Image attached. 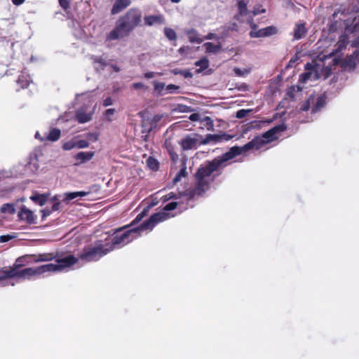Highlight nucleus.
<instances>
[{
	"instance_id": "1",
	"label": "nucleus",
	"mask_w": 359,
	"mask_h": 359,
	"mask_svg": "<svg viewBox=\"0 0 359 359\" xmlns=\"http://www.w3.org/2000/svg\"><path fill=\"white\" fill-rule=\"evenodd\" d=\"M286 128L284 123L278 124L265 132L262 137H255L243 147H232L229 151L201 165L195 175L196 186L189 191L188 198H192L196 196H202L209 189L210 183L212 180L210 179L211 175L215 172L221 171L227 165L228 161L251 149H259L266 143L276 140V135L285 130Z\"/></svg>"
},
{
	"instance_id": "2",
	"label": "nucleus",
	"mask_w": 359,
	"mask_h": 359,
	"mask_svg": "<svg viewBox=\"0 0 359 359\" xmlns=\"http://www.w3.org/2000/svg\"><path fill=\"white\" fill-rule=\"evenodd\" d=\"M165 214H153L150 217L141 224L139 226L126 229L128 226L116 230L111 243H105L107 247L111 248V251L116 248H121L140 235L145 230H152L159 222L165 219Z\"/></svg>"
},
{
	"instance_id": "3",
	"label": "nucleus",
	"mask_w": 359,
	"mask_h": 359,
	"mask_svg": "<svg viewBox=\"0 0 359 359\" xmlns=\"http://www.w3.org/2000/svg\"><path fill=\"white\" fill-rule=\"evenodd\" d=\"M58 272L55 264H46L36 267H28L20 269L18 267L0 271V287L8 285H15L16 283L30 280L32 277L45 273Z\"/></svg>"
},
{
	"instance_id": "4",
	"label": "nucleus",
	"mask_w": 359,
	"mask_h": 359,
	"mask_svg": "<svg viewBox=\"0 0 359 359\" xmlns=\"http://www.w3.org/2000/svg\"><path fill=\"white\" fill-rule=\"evenodd\" d=\"M142 13L137 8H130L116 21V26L107 35V39L116 40L127 36L133 30L140 25Z\"/></svg>"
},
{
	"instance_id": "5",
	"label": "nucleus",
	"mask_w": 359,
	"mask_h": 359,
	"mask_svg": "<svg viewBox=\"0 0 359 359\" xmlns=\"http://www.w3.org/2000/svg\"><path fill=\"white\" fill-rule=\"evenodd\" d=\"M111 251V248L107 247L102 241H99L94 246L85 248L79 254V258L85 262H96Z\"/></svg>"
},
{
	"instance_id": "6",
	"label": "nucleus",
	"mask_w": 359,
	"mask_h": 359,
	"mask_svg": "<svg viewBox=\"0 0 359 359\" xmlns=\"http://www.w3.org/2000/svg\"><path fill=\"white\" fill-rule=\"evenodd\" d=\"M57 257V253H41L39 255H27L25 257H22L18 258L15 264V267H18L20 266L23 265L22 262L24 260L27 259L26 262H49L55 259Z\"/></svg>"
},
{
	"instance_id": "7",
	"label": "nucleus",
	"mask_w": 359,
	"mask_h": 359,
	"mask_svg": "<svg viewBox=\"0 0 359 359\" xmlns=\"http://www.w3.org/2000/svg\"><path fill=\"white\" fill-rule=\"evenodd\" d=\"M201 135L198 134H190L186 135L180 142L179 144L184 151L196 149L201 144Z\"/></svg>"
},
{
	"instance_id": "8",
	"label": "nucleus",
	"mask_w": 359,
	"mask_h": 359,
	"mask_svg": "<svg viewBox=\"0 0 359 359\" xmlns=\"http://www.w3.org/2000/svg\"><path fill=\"white\" fill-rule=\"evenodd\" d=\"M232 138V136L226 133L222 134H208L205 138H202L200 144L205 145L211 142L217 143L228 142Z\"/></svg>"
},
{
	"instance_id": "9",
	"label": "nucleus",
	"mask_w": 359,
	"mask_h": 359,
	"mask_svg": "<svg viewBox=\"0 0 359 359\" xmlns=\"http://www.w3.org/2000/svg\"><path fill=\"white\" fill-rule=\"evenodd\" d=\"M42 155L39 149H35L32 151L29 156L26 167L33 173L36 172L39 169V157Z\"/></svg>"
},
{
	"instance_id": "10",
	"label": "nucleus",
	"mask_w": 359,
	"mask_h": 359,
	"mask_svg": "<svg viewBox=\"0 0 359 359\" xmlns=\"http://www.w3.org/2000/svg\"><path fill=\"white\" fill-rule=\"evenodd\" d=\"M55 259L56 262L55 265L57 271H61L64 269L69 267L70 266L76 264L78 261V259L72 255H69L62 258L59 257L57 255V257H56Z\"/></svg>"
},
{
	"instance_id": "11",
	"label": "nucleus",
	"mask_w": 359,
	"mask_h": 359,
	"mask_svg": "<svg viewBox=\"0 0 359 359\" xmlns=\"http://www.w3.org/2000/svg\"><path fill=\"white\" fill-rule=\"evenodd\" d=\"M278 29L274 26H269L260 29H258L257 32H250V36L252 38H260V37H266L274 35L277 34Z\"/></svg>"
},
{
	"instance_id": "12",
	"label": "nucleus",
	"mask_w": 359,
	"mask_h": 359,
	"mask_svg": "<svg viewBox=\"0 0 359 359\" xmlns=\"http://www.w3.org/2000/svg\"><path fill=\"white\" fill-rule=\"evenodd\" d=\"M18 216L20 220L26 221L27 224H32L36 223V217L34 212L27 209L25 205L21 208Z\"/></svg>"
},
{
	"instance_id": "13",
	"label": "nucleus",
	"mask_w": 359,
	"mask_h": 359,
	"mask_svg": "<svg viewBox=\"0 0 359 359\" xmlns=\"http://www.w3.org/2000/svg\"><path fill=\"white\" fill-rule=\"evenodd\" d=\"M346 22L345 32L346 33L359 32V14H354V16L347 20Z\"/></svg>"
},
{
	"instance_id": "14",
	"label": "nucleus",
	"mask_w": 359,
	"mask_h": 359,
	"mask_svg": "<svg viewBox=\"0 0 359 359\" xmlns=\"http://www.w3.org/2000/svg\"><path fill=\"white\" fill-rule=\"evenodd\" d=\"M248 0H237L238 13L234 16V18L238 21H242L241 18L250 13L248 9Z\"/></svg>"
},
{
	"instance_id": "15",
	"label": "nucleus",
	"mask_w": 359,
	"mask_h": 359,
	"mask_svg": "<svg viewBox=\"0 0 359 359\" xmlns=\"http://www.w3.org/2000/svg\"><path fill=\"white\" fill-rule=\"evenodd\" d=\"M144 20L147 26L163 25L165 23V18L162 14L146 15L144 18Z\"/></svg>"
},
{
	"instance_id": "16",
	"label": "nucleus",
	"mask_w": 359,
	"mask_h": 359,
	"mask_svg": "<svg viewBox=\"0 0 359 359\" xmlns=\"http://www.w3.org/2000/svg\"><path fill=\"white\" fill-rule=\"evenodd\" d=\"M130 4L131 0H116L111 10V14L115 15L120 13L129 6Z\"/></svg>"
},
{
	"instance_id": "17",
	"label": "nucleus",
	"mask_w": 359,
	"mask_h": 359,
	"mask_svg": "<svg viewBox=\"0 0 359 359\" xmlns=\"http://www.w3.org/2000/svg\"><path fill=\"white\" fill-rule=\"evenodd\" d=\"M86 191H76V192H66L62 194V201L68 204L71 201L76 198L77 197H84L88 195Z\"/></svg>"
},
{
	"instance_id": "18",
	"label": "nucleus",
	"mask_w": 359,
	"mask_h": 359,
	"mask_svg": "<svg viewBox=\"0 0 359 359\" xmlns=\"http://www.w3.org/2000/svg\"><path fill=\"white\" fill-rule=\"evenodd\" d=\"M61 136V131L60 129L54 128H51L48 133L44 135L43 138L41 139V142L43 141H50V142H55L60 139Z\"/></svg>"
},
{
	"instance_id": "19",
	"label": "nucleus",
	"mask_w": 359,
	"mask_h": 359,
	"mask_svg": "<svg viewBox=\"0 0 359 359\" xmlns=\"http://www.w3.org/2000/svg\"><path fill=\"white\" fill-rule=\"evenodd\" d=\"M49 194H39L37 192L33 193L30 196V199L36 204L43 206L47 202Z\"/></svg>"
},
{
	"instance_id": "20",
	"label": "nucleus",
	"mask_w": 359,
	"mask_h": 359,
	"mask_svg": "<svg viewBox=\"0 0 359 359\" xmlns=\"http://www.w3.org/2000/svg\"><path fill=\"white\" fill-rule=\"evenodd\" d=\"M76 118L79 123H85L92 119V114L86 113L83 109H79L76 111Z\"/></svg>"
},
{
	"instance_id": "21",
	"label": "nucleus",
	"mask_w": 359,
	"mask_h": 359,
	"mask_svg": "<svg viewBox=\"0 0 359 359\" xmlns=\"http://www.w3.org/2000/svg\"><path fill=\"white\" fill-rule=\"evenodd\" d=\"M94 152L92 151H80L75 155L74 158L78 161V164L84 163L93 158Z\"/></svg>"
},
{
	"instance_id": "22",
	"label": "nucleus",
	"mask_w": 359,
	"mask_h": 359,
	"mask_svg": "<svg viewBox=\"0 0 359 359\" xmlns=\"http://www.w3.org/2000/svg\"><path fill=\"white\" fill-rule=\"evenodd\" d=\"M177 204H178V203L175 202V201L169 203L163 208V209L161 212L156 213V214H162L163 213L166 215V218L165 219L162 220V222H164V221L174 217V215H172L168 212L175 210L177 208ZM160 222H161V221Z\"/></svg>"
},
{
	"instance_id": "23",
	"label": "nucleus",
	"mask_w": 359,
	"mask_h": 359,
	"mask_svg": "<svg viewBox=\"0 0 359 359\" xmlns=\"http://www.w3.org/2000/svg\"><path fill=\"white\" fill-rule=\"evenodd\" d=\"M30 82V76L25 72H22L17 80V83L20 86V88L22 89L27 88Z\"/></svg>"
},
{
	"instance_id": "24",
	"label": "nucleus",
	"mask_w": 359,
	"mask_h": 359,
	"mask_svg": "<svg viewBox=\"0 0 359 359\" xmlns=\"http://www.w3.org/2000/svg\"><path fill=\"white\" fill-rule=\"evenodd\" d=\"M186 34L188 36L189 41L191 43H201L203 41V39L200 38L198 32L195 29H190L187 30Z\"/></svg>"
},
{
	"instance_id": "25",
	"label": "nucleus",
	"mask_w": 359,
	"mask_h": 359,
	"mask_svg": "<svg viewBox=\"0 0 359 359\" xmlns=\"http://www.w3.org/2000/svg\"><path fill=\"white\" fill-rule=\"evenodd\" d=\"M306 29L304 23L297 24L294 31V39H301L306 33Z\"/></svg>"
},
{
	"instance_id": "26",
	"label": "nucleus",
	"mask_w": 359,
	"mask_h": 359,
	"mask_svg": "<svg viewBox=\"0 0 359 359\" xmlns=\"http://www.w3.org/2000/svg\"><path fill=\"white\" fill-rule=\"evenodd\" d=\"M325 97L319 96L311 108V113L315 114L320 111L325 105Z\"/></svg>"
},
{
	"instance_id": "27",
	"label": "nucleus",
	"mask_w": 359,
	"mask_h": 359,
	"mask_svg": "<svg viewBox=\"0 0 359 359\" xmlns=\"http://www.w3.org/2000/svg\"><path fill=\"white\" fill-rule=\"evenodd\" d=\"M182 161V167L181 168L180 170L178 172V173L176 175V176L174 177L172 180L174 184H176L181 180L182 177H186L187 175L186 160L183 159Z\"/></svg>"
},
{
	"instance_id": "28",
	"label": "nucleus",
	"mask_w": 359,
	"mask_h": 359,
	"mask_svg": "<svg viewBox=\"0 0 359 359\" xmlns=\"http://www.w3.org/2000/svg\"><path fill=\"white\" fill-rule=\"evenodd\" d=\"M92 60L95 65V68L98 71L100 69H103L104 67L107 65V63L104 59L102 57L92 56Z\"/></svg>"
},
{
	"instance_id": "29",
	"label": "nucleus",
	"mask_w": 359,
	"mask_h": 359,
	"mask_svg": "<svg viewBox=\"0 0 359 359\" xmlns=\"http://www.w3.org/2000/svg\"><path fill=\"white\" fill-rule=\"evenodd\" d=\"M205 48V52L208 53H216L221 50L220 44H214L211 42H206L203 45Z\"/></svg>"
},
{
	"instance_id": "30",
	"label": "nucleus",
	"mask_w": 359,
	"mask_h": 359,
	"mask_svg": "<svg viewBox=\"0 0 359 359\" xmlns=\"http://www.w3.org/2000/svg\"><path fill=\"white\" fill-rule=\"evenodd\" d=\"M1 213L13 215L15 212V205L13 203H4L0 208Z\"/></svg>"
},
{
	"instance_id": "31",
	"label": "nucleus",
	"mask_w": 359,
	"mask_h": 359,
	"mask_svg": "<svg viewBox=\"0 0 359 359\" xmlns=\"http://www.w3.org/2000/svg\"><path fill=\"white\" fill-rule=\"evenodd\" d=\"M174 75H182L184 78H192L193 74L189 69H174L171 71Z\"/></svg>"
},
{
	"instance_id": "32",
	"label": "nucleus",
	"mask_w": 359,
	"mask_h": 359,
	"mask_svg": "<svg viewBox=\"0 0 359 359\" xmlns=\"http://www.w3.org/2000/svg\"><path fill=\"white\" fill-rule=\"evenodd\" d=\"M196 67H200V69H197V72H200L202 70L206 69L209 66V61L206 57H203L198 61H196L194 64Z\"/></svg>"
},
{
	"instance_id": "33",
	"label": "nucleus",
	"mask_w": 359,
	"mask_h": 359,
	"mask_svg": "<svg viewBox=\"0 0 359 359\" xmlns=\"http://www.w3.org/2000/svg\"><path fill=\"white\" fill-rule=\"evenodd\" d=\"M164 34L170 41H175L177 39V34L172 28L165 27L164 29Z\"/></svg>"
},
{
	"instance_id": "34",
	"label": "nucleus",
	"mask_w": 359,
	"mask_h": 359,
	"mask_svg": "<svg viewBox=\"0 0 359 359\" xmlns=\"http://www.w3.org/2000/svg\"><path fill=\"white\" fill-rule=\"evenodd\" d=\"M147 163L152 170H157L158 168V162L153 157H149L147 160Z\"/></svg>"
},
{
	"instance_id": "35",
	"label": "nucleus",
	"mask_w": 359,
	"mask_h": 359,
	"mask_svg": "<svg viewBox=\"0 0 359 359\" xmlns=\"http://www.w3.org/2000/svg\"><path fill=\"white\" fill-rule=\"evenodd\" d=\"M349 65L355 66L357 62H359V50H355L348 57Z\"/></svg>"
},
{
	"instance_id": "36",
	"label": "nucleus",
	"mask_w": 359,
	"mask_h": 359,
	"mask_svg": "<svg viewBox=\"0 0 359 359\" xmlns=\"http://www.w3.org/2000/svg\"><path fill=\"white\" fill-rule=\"evenodd\" d=\"M168 93H179L180 86L175 84H169L165 88Z\"/></svg>"
},
{
	"instance_id": "37",
	"label": "nucleus",
	"mask_w": 359,
	"mask_h": 359,
	"mask_svg": "<svg viewBox=\"0 0 359 359\" xmlns=\"http://www.w3.org/2000/svg\"><path fill=\"white\" fill-rule=\"evenodd\" d=\"M76 147V141H68L65 142L62 145V149L65 151H69Z\"/></svg>"
},
{
	"instance_id": "38",
	"label": "nucleus",
	"mask_w": 359,
	"mask_h": 359,
	"mask_svg": "<svg viewBox=\"0 0 359 359\" xmlns=\"http://www.w3.org/2000/svg\"><path fill=\"white\" fill-rule=\"evenodd\" d=\"M89 146V143L86 140H80L79 141H76V147L78 149H84L87 148Z\"/></svg>"
},
{
	"instance_id": "39",
	"label": "nucleus",
	"mask_w": 359,
	"mask_h": 359,
	"mask_svg": "<svg viewBox=\"0 0 359 359\" xmlns=\"http://www.w3.org/2000/svg\"><path fill=\"white\" fill-rule=\"evenodd\" d=\"M251 110L250 109H240L236 112V117L238 118H243L245 117Z\"/></svg>"
},
{
	"instance_id": "40",
	"label": "nucleus",
	"mask_w": 359,
	"mask_h": 359,
	"mask_svg": "<svg viewBox=\"0 0 359 359\" xmlns=\"http://www.w3.org/2000/svg\"><path fill=\"white\" fill-rule=\"evenodd\" d=\"M265 12H266V10L264 8H262L261 6H255L253 8V11L251 12L252 14V17L253 18L254 16H256L261 13H264Z\"/></svg>"
},
{
	"instance_id": "41",
	"label": "nucleus",
	"mask_w": 359,
	"mask_h": 359,
	"mask_svg": "<svg viewBox=\"0 0 359 359\" xmlns=\"http://www.w3.org/2000/svg\"><path fill=\"white\" fill-rule=\"evenodd\" d=\"M177 110L180 112L187 113L191 111V107L184 105V104H178L177 107Z\"/></svg>"
},
{
	"instance_id": "42",
	"label": "nucleus",
	"mask_w": 359,
	"mask_h": 359,
	"mask_svg": "<svg viewBox=\"0 0 359 359\" xmlns=\"http://www.w3.org/2000/svg\"><path fill=\"white\" fill-rule=\"evenodd\" d=\"M154 90L159 93L164 89L165 84L163 82L154 81Z\"/></svg>"
},
{
	"instance_id": "43",
	"label": "nucleus",
	"mask_w": 359,
	"mask_h": 359,
	"mask_svg": "<svg viewBox=\"0 0 359 359\" xmlns=\"http://www.w3.org/2000/svg\"><path fill=\"white\" fill-rule=\"evenodd\" d=\"M313 102V98H309L300 107L302 111H308L311 106V102Z\"/></svg>"
},
{
	"instance_id": "44",
	"label": "nucleus",
	"mask_w": 359,
	"mask_h": 359,
	"mask_svg": "<svg viewBox=\"0 0 359 359\" xmlns=\"http://www.w3.org/2000/svg\"><path fill=\"white\" fill-rule=\"evenodd\" d=\"M205 123V125L207 126L208 130H211L213 128V121L209 116H205L203 121Z\"/></svg>"
},
{
	"instance_id": "45",
	"label": "nucleus",
	"mask_w": 359,
	"mask_h": 359,
	"mask_svg": "<svg viewBox=\"0 0 359 359\" xmlns=\"http://www.w3.org/2000/svg\"><path fill=\"white\" fill-rule=\"evenodd\" d=\"M176 198H177V194L173 192H170L162 197V200L163 202H166L170 199H176Z\"/></svg>"
},
{
	"instance_id": "46",
	"label": "nucleus",
	"mask_w": 359,
	"mask_h": 359,
	"mask_svg": "<svg viewBox=\"0 0 359 359\" xmlns=\"http://www.w3.org/2000/svg\"><path fill=\"white\" fill-rule=\"evenodd\" d=\"M248 23L250 25L251 31L250 32H257V25L254 22L253 18L250 17L248 20Z\"/></svg>"
},
{
	"instance_id": "47",
	"label": "nucleus",
	"mask_w": 359,
	"mask_h": 359,
	"mask_svg": "<svg viewBox=\"0 0 359 359\" xmlns=\"http://www.w3.org/2000/svg\"><path fill=\"white\" fill-rule=\"evenodd\" d=\"M86 137L88 140L96 142L98 140V134L97 133H88L86 135Z\"/></svg>"
},
{
	"instance_id": "48",
	"label": "nucleus",
	"mask_w": 359,
	"mask_h": 359,
	"mask_svg": "<svg viewBox=\"0 0 359 359\" xmlns=\"http://www.w3.org/2000/svg\"><path fill=\"white\" fill-rule=\"evenodd\" d=\"M144 215H145V211H143L142 212H141L139 215H137V217H135V219L130 224V226H132L134 224H136V223H138L139 222H140L142 219V218L144 217Z\"/></svg>"
},
{
	"instance_id": "49",
	"label": "nucleus",
	"mask_w": 359,
	"mask_h": 359,
	"mask_svg": "<svg viewBox=\"0 0 359 359\" xmlns=\"http://www.w3.org/2000/svg\"><path fill=\"white\" fill-rule=\"evenodd\" d=\"M41 212L42 213V219H44L46 217H48L53 212L52 210L49 209L48 208L41 210Z\"/></svg>"
},
{
	"instance_id": "50",
	"label": "nucleus",
	"mask_w": 359,
	"mask_h": 359,
	"mask_svg": "<svg viewBox=\"0 0 359 359\" xmlns=\"http://www.w3.org/2000/svg\"><path fill=\"white\" fill-rule=\"evenodd\" d=\"M219 38L214 33H208L206 36H204L203 39L205 40H212V39H219Z\"/></svg>"
},
{
	"instance_id": "51",
	"label": "nucleus",
	"mask_w": 359,
	"mask_h": 359,
	"mask_svg": "<svg viewBox=\"0 0 359 359\" xmlns=\"http://www.w3.org/2000/svg\"><path fill=\"white\" fill-rule=\"evenodd\" d=\"M58 1H59V4H60V6L62 8L67 9L69 8V3L68 0H58Z\"/></svg>"
},
{
	"instance_id": "52",
	"label": "nucleus",
	"mask_w": 359,
	"mask_h": 359,
	"mask_svg": "<svg viewBox=\"0 0 359 359\" xmlns=\"http://www.w3.org/2000/svg\"><path fill=\"white\" fill-rule=\"evenodd\" d=\"M113 104V100L111 97H107L103 100V106L104 107H108Z\"/></svg>"
},
{
	"instance_id": "53",
	"label": "nucleus",
	"mask_w": 359,
	"mask_h": 359,
	"mask_svg": "<svg viewBox=\"0 0 359 359\" xmlns=\"http://www.w3.org/2000/svg\"><path fill=\"white\" fill-rule=\"evenodd\" d=\"M12 238H13V236H10V235H4V236H0V242H1V243L8 242V241H9Z\"/></svg>"
},
{
	"instance_id": "54",
	"label": "nucleus",
	"mask_w": 359,
	"mask_h": 359,
	"mask_svg": "<svg viewBox=\"0 0 359 359\" xmlns=\"http://www.w3.org/2000/svg\"><path fill=\"white\" fill-rule=\"evenodd\" d=\"M191 121H197L200 119V115L197 113L191 114L189 118Z\"/></svg>"
},
{
	"instance_id": "55",
	"label": "nucleus",
	"mask_w": 359,
	"mask_h": 359,
	"mask_svg": "<svg viewBox=\"0 0 359 359\" xmlns=\"http://www.w3.org/2000/svg\"><path fill=\"white\" fill-rule=\"evenodd\" d=\"M62 195H55L54 196H53L50 199V201L52 202H53V203H55V202H57V201H62Z\"/></svg>"
},
{
	"instance_id": "56",
	"label": "nucleus",
	"mask_w": 359,
	"mask_h": 359,
	"mask_svg": "<svg viewBox=\"0 0 359 359\" xmlns=\"http://www.w3.org/2000/svg\"><path fill=\"white\" fill-rule=\"evenodd\" d=\"M60 203H61V202H60V201H57V202H55V203H53V205L51 208L52 211L53 212L57 211L60 208Z\"/></svg>"
},
{
	"instance_id": "57",
	"label": "nucleus",
	"mask_w": 359,
	"mask_h": 359,
	"mask_svg": "<svg viewBox=\"0 0 359 359\" xmlns=\"http://www.w3.org/2000/svg\"><path fill=\"white\" fill-rule=\"evenodd\" d=\"M115 112L114 109H108L105 111V115L107 118H109L110 116L113 115ZM109 121H111L110 118H108Z\"/></svg>"
},
{
	"instance_id": "58",
	"label": "nucleus",
	"mask_w": 359,
	"mask_h": 359,
	"mask_svg": "<svg viewBox=\"0 0 359 359\" xmlns=\"http://www.w3.org/2000/svg\"><path fill=\"white\" fill-rule=\"evenodd\" d=\"M310 76H311V73L306 72L301 75V79H302L304 81H306L307 79H309Z\"/></svg>"
},
{
	"instance_id": "59",
	"label": "nucleus",
	"mask_w": 359,
	"mask_h": 359,
	"mask_svg": "<svg viewBox=\"0 0 359 359\" xmlns=\"http://www.w3.org/2000/svg\"><path fill=\"white\" fill-rule=\"evenodd\" d=\"M155 76V72H148L144 74V77L147 79H152Z\"/></svg>"
},
{
	"instance_id": "60",
	"label": "nucleus",
	"mask_w": 359,
	"mask_h": 359,
	"mask_svg": "<svg viewBox=\"0 0 359 359\" xmlns=\"http://www.w3.org/2000/svg\"><path fill=\"white\" fill-rule=\"evenodd\" d=\"M133 86L135 89H140V88H143L144 85L142 83L138 82V83H134L133 84Z\"/></svg>"
},
{
	"instance_id": "61",
	"label": "nucleus",
	"mask_w": 359,
	"mask_h": 359,
	"mask_svg": "<svg viewBox=\"0 0 359 359\" xmlns=\"http://www.w3.org/2000/svg\"><path fill=\"white\" fill-rule=\"evenodd\" d=\"M12 3L15 6H20L22 4L25 0H11Z\"/></svg>"
},
{
	"instance_id": "62",
	"label": "nucleus",
	"mask_w": 359,
	"mask_h": 359,
	"mask_svg": "<svg viewBox=\"0 0 359 359\" xmlns=\"http://www.w3.org/2000/svg\"><path fill=\"white\" fill-rule=\"evenodd\" d=\"M352 46L354 47H359V36L353 41Z\"/></svg>"
},
{
	"instance_id": "63",
	"label": "nucleus",
	"mask_w": 359,
	"mask_h": 359,
	"mask_svg": "<svg viewBox=\"0 0 359 359\" xmlns=\"http://www.w3.org/2000/svg\"><path fill=\"white\" fill-rule=\"evenodd\" d=\"M111 67L114 69V72H118L121 69L116 65H111Z\"/></svg>"
},
{
	"instance_id": "64",
	"label": "nucleus",
	"mask_w": 359,
	"mask_h": 359,
	"mask_svg": "<svg viewBox=\"0 0 359 359\" xmlns=\"http://www.w3.org/2000/svg\"><path fill=\"white\" fill-rule=\"evenodd\" d=\"M234 72H235L236 75H238V76H241L242 75L241 70L240 69H238V68H236L234 69Z\"/></svg>"
}]
</instances>
